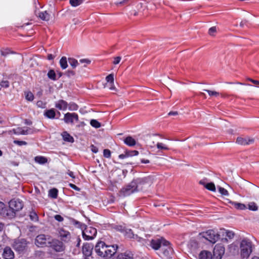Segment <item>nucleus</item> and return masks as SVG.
Wrapping results in <instances>:
<instances>
[{
    "mask_svg": "<svg viewBox=\"0 0 259 259\" xmlns=\"http://www.w3.org/2000/svg\"><path fill=\"white\" fill-rule=\"evenodd\" d=\"M10 53V51L8 49H4L1 51V55L4 56H7V55L9 54Z\"/></svg>",
    "mask_w": 259,
    "mask_h": 259,
    "instance_id": "nucleus-52",
    "label": "nucleus"
},
{
    "mask_svg": "<svg viewBox=\"0 0 259 259\" xmlns=\"http://www.w3.org/2000/svg\"><path fill=\"white\" fill-rule=\"evenodd\" d=\"M14 133L16 135H28L31 133V130L27 128L26 130L22 127H18L13 130Z\"/></svg>",
    "mask_w": 259,
    "mask_h": 259,
    "instance_id": "nucleus-23",
    "label": "nucleus"
},
{
    "mask_svg": "<svg viewBox=\"0 0 259 259\" xmlns=\"http://www.w3.org/2000/svg\"><path fill=\"white\" fill-rule=\"evenodd\" d=\"M54 218L56 220L60 222H62L64 220L63 218L59 214L55 215Z\"/></svg>",
    "mask_w": 259,
    "mask_h": 259,
    "instance_id": "nucleus-55",
    "label": "nucleus"
},
{
    "mask_svg": "<svg viewBox=\"0 0 259 259\" xmlns=\"http://www.w3.org/2000/svg\"><path fill=\"white\" fill-rule=\"evenodd\" d=\"M204 91L207 92L210 96L218 97L219 95V93L216 91L208 90H205Z\"/></svg>",
    "mask_w": 259,
    "mask_h": 259,
    "instance_id": "nucleus-45",
    "label": "nucleus"
},
{
    "mask_svg": "<svg viewBox=\"0 0 259 259\" xmlns=\"http://www.w3.org/2000/svg\"><path fill=\"white\" fill-rule=\"evenodd\" d=\"M218 190H219V192L222 195H224V196H228L229 195V193H228V191L226 189H225V188L221 187H219Z\"/></svg>",
    "mask_w": 259,
    "mask_h": 259,
    "instance_id": "nucleus-43",
    "label": "nucleus"
},
{
    "mask_svg": "<svg viewBox=\"0 0 259 259\" xmlns=\"http://www.w3.org/2000/svg\"><path fill=\"white\" fill-rule=\"evenodd\" d=\"M55 107L60 110H66L68 107V103L64 100H60L55 103Z\"/></svg>",
    "mask_w": 259,
    "mask_h": 259,
    "instance_id": "nucleus-22",
    "label": "nucleus"
},
{
    "mask_svg": "<svg viewBox=\"0 0 259 259\" xmlns=\"http://www.w3.org/2000/svg\"><path fill=\"white\" fill-rule=\"evenodd\" d=\"M150 246L153 249L158 250L159 253L165 257H170L172 253L169 242L162 238L152 239Z\"/></svg>",
    "mask_w": 259,
    "mask_h": 259,
    "instance_id": "nucleus-1",
    "label": "nucleus"
},
{
    "mask_svg": "<svg viewBox=\"0 0 259 259\" xmlns=\"http://www.w3.org/2000/svg\"><path fill=\"white\" fill-rule=\"evenodd\" d=\"M69 185L71 188H72L75 190H79V188L75 185H74L73 184H69Z\"/></svg>",
    "mask_w": 259,
    "mask_h": 259,
    "instance_id": "nucleus-61",
    "label": "nucleus"
},
{
    "mask_svg": "<svg viewBox=\"0 0 259 259\" xmlns=\"http://www.w3.org/2000/svg\"><path fill=\"white\" fill-rule=\"evenodd\" d=\"M50 240L51 239L49 237L44 234H40L36 237L35 243L38 247H43L44 246H47L48 244L49 245Z\"/></svg>",
    "mask_w": 259,
    "mask_h": 259,
    "instance_id": "nucleus-10",
    "label": "nucleus"
},
{
    "mask_svg": "<svg viewBox=\"0 0 259 259\" xmlns=\"http://www.w3.org/2000/svg\"><path fill=\"white\" fill-rule=\"evenodd\" d=\"M248 208L251 211H257L258 210V206L254 202H250L248 204Z\"/></svg>",
    "mask_w": 259,
    "mask_h": 259,
    "instance_id": "nucleus-32",
    "label": "nucleus"
},
{
    "mask_svg": "<svg viewBox=\"0 0 259 259\" xmlns=\"http://www.w3.org/2000/svg\"><path fill=\"white\" fill-rule=\"evenodd\" d=\"M151 184L152 180L149 177L137 178L133 181V184L136 187L137 191L150 186Z\"/></svg>",
    "mask_w": 259,
    "mask_h": 259,
    "instance_id": "nucleus-4",
    "label": "nucleus"
},
{
    "mask_svg": "<svg viewBox=\"0 0 259 259\" xmlns=\"http://www.w3.org/2000/svg\"><path fill=\"white\" fill-rule=\"evenodd\" d=\"M58 190L55 189H52L49 192V195L53 198H56L57 197Z\"/></svg>",
    "mask_w": 259,
    "mask_h": 259,
    "instance_id": "nucleus-34",
    "label": "nucleus"
},
{
    "mask_svg": "<svg viewBox=\"0 0 259 259\" xmlns=\"http://www.w3.org/2000/svg\"><path fill=\"white\" fill-rule=\"evenodd\" d=\"M60 65L63 69H65L68 66L67 58L65 57H62L60 60Z\"/></svg>",
    "mask_w": 259,
    "mask_h": 259,
    "instance_id": "nucleus-30",
    "label": "nucleus"
},
{
    "mask_svg": "<svg viewBox=\"0 0 259 259\" xmlns=\"http://www.w3.org/2000/svg\"><path fill=\"white\" fill-rule=\"evenodd\" d=\"M3 257L5 259H13L14 258V253L12 249L9 246L4 248Z\"/></svg>",
    "mask_w": 259,
    "mask_h": 259,
    "instance_id": "nucleus-18",
    "label": "nucleus"
},
{
    "mask_svg": "<svg viewBox=\"0 0 259 259\" xmlns=\"http://www.w3.org/2000/svg\"><path fill=\"white\" fill-rule=\"evenodd\" d=\"M127 152H126V153L125 154H120L119 155V158L120 159H124L126 157H127Z\"/></svg>",
    "mask_w": 259,
    "mask_h": 259,
    "instance_id": "nucleus-62",
    "label": "nucleus"
},
{
    "mask_svg": "<svg viewBox=\"0 0 259 259\" xmlns=\"http://www.w3.org/2000/svg\"><path fill=\"white\" fill-rule=\"evenodd\" d=\"M27 246L26 241L23 239H18L15 240L13 244L14 248L17 251H23Z\"/></svg>",
    "mask_w": 259,
    "mask_h": 259,
    "instance_id": "nucleus-11",
    "label": "nucleus"
},
{
    "mask_svg": "<svg viewBox=\"0 0 259 259\" xmlns=\"http://www.w3.org/2000/svg\"><path fill=\"white\" fill-rule=\"evenodd\" d=\"M68 62L70 65L73 68H75L77 66H78V65L79 63L77 60L73 58H68Z\"/></svg>",
    "mask_w": 259,
    "mask_h": 259,
    "instance_id": "nucleus-33",
    "label": "nucleus"
},
{
    "mask_svg": "<svg viewBox=\"0 0 259 259\" xmlns=\"http://www.w3.org/2000/svg\"><path fill=\"white\" fill-rule=\"evenodd\" d=\"M199 183L201 185H203L205 188V185H207V184L206 183V179H203V180H202L200 181Z\"/></svg>",
    "mask_w": 259,
    "mask_h": 259,
    "instance_id": "nucleus-60",
    "label": "nucleus"
},
{
    "mask_svg": "<svg viewBox=\"0 0 259 259\" xmlns=\"http://www.w3.org/2000/svg\"><path fill=\"white\" fill-rule=\"evenodd\" d=\"M67 174H68V175L70 177H71V178H75V176H74V174H73V172L72 171H68V173H67Z\"/></svg>",
    "mask_w": 259,
    "mask_h": 259,
    "instance_id": "nucleus-64",
    "label": "nucleus"
},
{
    "mask_svg": "<svg viewBox=\"0 0 259 259\" xmlns=\"http://www.w3.org/2000/svg\"><path fill=\"white\" fill-rule=\"evenodd\" d=\"M39 17L45 21H48L50 19V14L47 12H41L38 14Z\"/></svg>",
    "mask_w": 259,
    "mask_h": 259,
    "instance_id": "nucleus-29",
    "label": "nucleus"
},
{
    "mask_svg": "<svg viewBox=\"0 0 259 259\" xmlns=\"http://www.w3.org/2000/svg\"><path fill=\"white\" fill-rule=\"evenodd\" d=\"M118 246L116 245H107L104 242L100 241L95 246L97 254L106 259H110L116 252Z\"/></svg>",
    "mask_w": 259,
    "mask_h": 259,
    "instance_id": "nucleus-2",
    "label": "nucleus"
},
{
    "mask_svg": "<svg viewBox=\"0 0 259 259\" xmlns=\"http://www.w3.org/2000/svg\"><path fill=\"white\" fill-rule=\"evenodd\" d=\"M253 245L247 239H243L240 243V254L241 258H248L252 252Z\"/></svg>",
    "mask_w": 259,
    "mask_h": 259,
    "instance_id": "nucleus-3",
    "label": "nucleus"
},
{
    "mask_svg": "<svg viewBox=\"0 0 259 259\" xmlns=\"http://www.w3.org/2000/svg\"><path fill=\"white\" fill-rule=\"evenodd\" d=\"M30 219L33 221H36L38 217L35 212H31L29 215Z\"/></svg>",
    "mask_w": 259,
    "mask_h": 259,
    "instance_id": "nucleus-47",
    "label": "nucleus"
},
{
    "mask_svg": "<svg viewBox=\"0 0 259 259\" xmlns=\"http://www.w3.org/2000/svg\"><path fill=\"white\" fill-rule=\"evenodd\" d=\"M14 143L19 146L26 145L27 143L25 141L15 140Z\"/></svg>",
    "mask_w": 259,
    "mask_h": 259,
    "instance_id": "nucleus-51",
    "label": "nucleus"
},
{
    "mask_svg": "<svg viewBox=\"0 0 259 259\" xmlns=\"http://www.w3.org/2000/svg\"><path fill=\"white\" fill-rule=\"evenodd\" d=\"M91 125L95 128H99L101 126L100 123L96 119H92L90 121Z\"/></svg>",
    "mask_w": 259,
    "mask_h": 259,
    "instance_id": "nucleus-38",
    "label": "nucleus"
},
{
    "mask_svg": "<svg viewBox=\"0 0 259 259\" xmlns=\"http://www.w3.org/2000/svg\"><path fill=\"white\" fill-rule=\"evenodd\" d=\"M128 0H122L121 1H116L115 3V4L116 5H118L119 4H123L125 3Z\"/></svg>",
    "mask_w": 259,
    "mask_h": 259,
    "instance_id": "nucleus-59",
    "label": "nucleus"
},
{
    "mask_svg": "<svg viewBox=\"0 0 259 259\" xmlns=\"http://www.w3.org/2000/svg\"><path fill=\"white\" fill-rule=\"evenodd\" d=\"M230 203L235 208L238 210H245L247 208L246 206L241 203L237 202H230Z\"/></svg>",
    "mask_w": 259,
    "mask_h": 259,
    "instance_id": "nucleus-25",
    "label": "nucleus"
},
{
    "mask_svg": "<svg viewBox=\"0 0 259 259\" xmlns=\"http://www.w3.org/2000/svg\"><path fill=\"white\" fill-rule=\"evenodd\" d=\"M66 74L68 76L71 77V76H74L75 73L74 71L69 70L67 71Z\"/></svg>",
    "mask_w": 259,
    "mask_h": 259,
    "instance_id": "nucleus-57",
    "label": "nucleus"
},
{
    "mask_svg": "<svg viewBox=\"0 0 259 259\" xmlns=\"http://www.w3.org/2000/svg\"><path fill=\"white\" fill-rule=\"evenodd\" d=\"M199 259H212V255L210 251H201L199 254Z\"/></svg>",
    "mask_w": 259,
    "mask_h": 259,
    "instance_id": "nucleus-24",
    "label": "nucleus"
},
{
    "mask_svg": "<svg viewBox=\"0 0 259 259\" xmlns=\"http://www.w3.org/2000/svg\"><path fill=\"white\" fill-rule=\"evenodd\" d=\"M56 113L54 109H51L46 111L44 115L49 118H54Z\"/></svg>",
    "mask_w": 259,
    "mask_h": 259,
    "instance_id": "nucleus-28",
    "label": "nucleus"
},
{
    "mask_svg": "<svg viewBox=\"0 0 259 259\" xmlns=\"http://www.w3.org/2000/svg\"><path fill=\"white\" fill-rule=\"evenodd\" d=\"M177 111H170L168 113V115H178Z\"/></svg>",
    "mask_w": 259,
    "mask_h": 259,
    "instance_id": "nucleus-63",
    "label": "nucleus"
},
{
    "mask_svg": "<svg viewBox=\"0 0 259 259\" xmlns=\"http://www.w3.org/2000/svg\"><path fill=\"white\" fill-rule=\"evenodd\" d=\"M97 234V230L92 227L88 226L82 231L83 238L85 240H92Z\"/></svg>",
    "mask_w": 259,
    "mask_h": 259,
    "instance_id": "nucleus-7",
    "label": "nucleus"
},
{
    "mask_svg": "<svg viewBox=\"0 0 259 259\" xmlns=\"http://www.w3.org/2000/svg\"><path fill=\"white\" fill-rule=\"evenodd\" d=\"M79 62L83 64L84 67H87V65L91 63V61L88 59H81L79 60Z\"/></svg>",
    "mask_w": 259,
    "mask_h": 259,
    "instance_id": "nucleus-41",
    "label": "nucleus"
},
{
    "mask_svg": "<svg viewBox=\"0 0 259 259\" xmlns=\"http://www.w3.org/2000/svg\"><path fill=\"white\" fill-rule=\"evenodd\" d=\"M26 99L29 101H32L34 99L33 94L30 92H27L25 93Z\"/></svg>",
    "mask_w": 259,
    "mask_h": 259,
    "instance_id": "nucleus-39",
    "label": "nucleus"
},
{
    "mask_svg": "<svg viewBox=\"0 0 259 259\" xmlns=\"http://www.w3.org/2000/svg\"><path fill=\"white\" fill-rule=\"evenodd\" d=\"M225 247L222 244H217L213 249L214 259H222L225 253Z\"/></svg>",
    "mask_w": 259,
    "mask_h": 259,
    "instance_id": "nucleus-13",
    "label": "nucleus"
},
{
    "mask_svg": "<svg viewBox=\"0 0 259 259\" xmlns=\"http://www.w3.org/2000/svg\"><path fill=\"white\" fill-rule=\"evenodd\" d=\"M58 235L63 241L66 242L69 241L71 237L70 233L63 228L58 230Z\"/></svg>",
    "mask_w": 259,
    "mask_h": 259,
    "instance_id": "nucleus-14",
    "label": "nucleus"
},
{
    "mask_svg": "<svg viewBox=\"0 0 259 259\" xmlns=\"http://www.w3.org/2000/svg\"><path fill=\"white\" fill-rule=\"evenodd\" d=\"M236 248H237L236 245L234 243H232L229 246V248L231 252H233V251H235L236 250Z\"/></svg>",
    "mask_w": 259,
    "mask_h": 259,
    "instance_id": "nucleus-53",
    "label": "nucleus"
},
{
    "mask_svg": "<svg viewBox=\"0 0 259 259\" xmlns=\"http://www.w3.org/2000/svg\"><path fill=\"white\" fill-rule=\"evenodd\" d=\"M116 259H133V254L129 251L117 254Z\"/></svg>",
    "mask_w": 259,
    "mask_h": 259,
    "instance_id": "nucleus-21",
    "label": "nucleus"
},
{
    "mask_svg": "<svg viewBox=\"0 0 259 259\" xmlns=\"http://www.w3.org/2000/svg\"><path fill=\"white\" fill-rule=\"evenodd\" d=\"M35 161L39 164H44L47 162V159L43 156H36L34 158Z\"/></svg>",
    "mask_w": 259,
    "mask_h": 259,
    "instance_id": "nucleus-31",
    "label": "nucleus"
},
{
    "mask_svg": "<svg viewBox=\"0 0 259 259\" xmlns=\"http://www.w3.org/2000/svg\"><path fill=\"white\" fill-rule=\"evenodd\" d=\"M225 233L226 237H228L229 239H232L235 235V234L233 231L229 230H225Z\"/></svg>",
    "mask_w": 259,
    "mask_h": 259,
    "instance_id": "nucleus-37",
    "label": "nucleus"
},
{
    "mask_svg": "<svg viewBox=\"0 0 259 259\" xmlns=\"http://www.w3.org/2000/svg\"><path fill=\"white\" fill-rule=\"evenodd\" d=\"M9 210V212H13L14 217L15 216V212L21 210L23 207V204L21 200L19 199H13L10 201Z\"/></svg>",
    "mask_w": 259,
    "mask_h": 259,
    "instance_id": "nucleus-6",
    "label": "nucleus"
},
{
    "mask_svg": "<svg viewBox=\"0 0 259 259\" xmlns=\"http://www.w3.org/2000/svg\"><path fill=\"white\" fill-rule=\"evenodd\" d=\"M0 214L9 218L14 217V213L9 212V211L5 208V204L1 201H0Z\"/></svg>",
    "mask_w": 259,
    "mask_h": 259,
    "instance_id": "nucleus-19",
    "label": "nucleus"
},
{
    "mask_svg": "<svg viewBox=\"0 0 259 259\" xmlns=\"http://www.w3.org/2000/svg\"><path fill=\"white\" fill-rule=\"evenodd\" d=\"M93 249V244L90 243L84 244L82 246V252L84 255L89 256L92 254Z\"/></svg>",
    "mask_w": 259,
    "mask_h": 259,
    "instance_id": "nucleus-20",
    "label": "nucleus"
},
{
    "mask_svg": "<svg viewBox=\"0 0 259 259\" xmlns=\"http://www.w3.org/2000/svg\"><path fill=\"white\" fill-rule=\"evenodd\" d=\"M63 139L66 142L73 143L74 142L73 138L67 132H64L62 134Z\"/></svg>",
    "mask_w": 259,
    "mask_h": 259,
    "instance_id": "nucleus-26",
    "label": "nucleus"
},
{
    "mask_svg": "<svg viewBox=\"0 0 259 259\" xmlns=\"http://www.w3.org/2000/svg\"><path fill=\"white\" fill-rule=\"evenodd\" d=\"M49 246L57 252L63 251L65 248L63 242L57 239H51Z\"/></svg>",
    "mask_w": 259,
    "mask_h": 259,
    "instance_id": "nucleus-9",
    "label": "nucleus"
},
{
    "mask_svg": "<svg viewBox=\"0 0 259 259\" xmlns=\"http://www.w3.org/2000/svg\"><path fill=\"white\" fill-rule=\"evenodd\" d=\"M36 105L38 107L41 108H45L46 107V104L41 101H38L36 103Z\"/></svg>",
    "mask_w": 259,
    "mask_h": 259,
    "instance_id": "nucleus-48",
    "label": "nucleus"
},
{
    "mask_svg": "<svg viewBox=\"0 0 259 259\" xmlns=\"http://www.w3.org/2000/svg\"><path fill=\"white\" fill-rule=\"evenodd\" d=\"M137 191L136 187L133 184V181L130 185L121 190V192L124 196H127Z\"/></svg>",
    "mask_w": 259,
    "mask_h": 259,
    "instance_id": "nucleus-17",
    "label": "nucleus"
},
{
    "mask_svg": "<svg viewBox=\"0 0 259 259\" xmlns=\"http://www.w3.org/2000/svg\"><path fill=\"white\" fill-rule=\"evenodd\" d=\"M157 148L160 150H168L167 146L162 143H157L156 144Z\"/></svg>",
    "mask_w": 259,
    "mask_h": 259,
    "instance_id": "nucleus-40",
    "label": "nucleus"
},
{
    "mask_svg": "<svg viewBox=\"0 0 259 259\" xmlns=\"http://www.w3.org/2000/svg\"><path fill=\"white\" fill-rule=\"evenodd\" d=\"M205 188L213 192L215 191V187L213 183H208L207 185H205Z\"/></svg>",
    "mask_w": 259,
    "mask_h": 259,
    "instance_id": "nucleus-36",
    "label": "nucleus"
},
{
    "mask_svg": "<svg viewBox=\"0 0 259 259\" xmlns=\"http://www.w3.org/2000/svg\"><path fill=\"white\" fill-rule=\"evenodd\" d=\"M254 142V139L251 137H238L236 143L241 145H248L252 144Z\"/></svg>",
    "mask_w": 259,
    "mask_h": 259,
    "instance_id": "nucleus-16",
    "label": "nucleus"
},
{
    "mask_svg": "<svg viewBox=\"0 0 259 259\" xmlns=\"http://www.w3.org/2000/svg\"><path fill=\"white\" fill-rule=\"evenodd\" d=\"M69 3L72 7H75L81 5L83 3V0H70Z\"/></svg>",
    "mask_w": 259,
    "mask_h": 259,
    "instance_id": "nucleus-35",
    "label": "nucleus"
},
{
    "mask_svg": "<svg viewBox=\"0 0 259 259\" xmlns=\"http://www.w3.org/2000/svg\"><path fill=\"white\" fill-rule=\"evenodd\" d=\"M139 152L137 150H133L127 152V156H133L138 155Z\"/></svg>",
    "mask_w": 259,
    "mask_h": 259,
    "instance_id": "nucleus-46",
    "label": "nucleus"
},
{
    "mask_svg": "<svg viewBox=\"0 0 259 259\" xmlns=\"http://www.w3.org/2000/svg\"><path fill=\"white\" fill-rule=\"evenodd\" d=\"M63 120L67 124H74V121H78V116L75 113L68 112L65 114Z\"/></svg>",
    "mask_w": 259,
    "mask_h": 259,
    "instance_id": "nucleus-12",
    "label": "nucleus"
},
{
    "mask_svg": "<svg viewBox=\"0 0 259 259\" xmlns=\"http://www.w3.org/2000/svg\"><path fill=\"white\" fill-rule=\"evenodd\" d=\"M202 237L212 243H215L219 239L220 235L213 230H209L200 234Z\"/></svg>",
    "mask_w": 259,
    "mask_h": 259,
    "instance_id": "nucleus-5",
    "label": "nucleus"
},
{
    "mask_svg": "<svg viewBox=\"0 0 259 259\" xmlns=\"http://www.w3.org/2000/svg\"><path fill=\"white\" fill-rule=\"evenodd\" d=\"M68 109L70 111L77 110L78 109L77 105L75 103H70L68 104Z\"/></svg>",
    "mask_w": 259,
    "mask_h": 259,
    "instance_id": "nucleus-44",
    "label": "nucleus"
},
{
    "mask_svg": "<svg viewBox=\"0 0 259 259\" xmlns=\"http://www.w3.org/2000/svg\"><path fill=\"white\" fill-rule=\"evenodd\" d=\"M124 143L128 146H134L136 144L135 140L132 137L128 136L124 140Z\"/></svg>",
    "mask_w": 259,
    "mask_h": 259,
    "instance_id": "nucleus-27",
    "label": "nucleus"
},
{
    "mask_svg": "<svg viewBox=\"0 0 259 259\" xmlns=\"http://www.w3.org/2000/svg\"><path fill=\"white\" fill-rule=\"evenodd\" d=\"M91 149L92 151L95 153H96L98 151V149L97 147L95 146L94 145H92L91 146Z\"/></svg>",
    "mask_w": 259,
    "mask_h": 259,
    "instance_id": "nucleus-58",
    "label": "nucleus"
},
{
    "mask_svg": "<svg viewBox=\"0 0 259 259\" xmlns=\"http://www.w3.org/2000/svg\"><path fill=\"white\" fill-rule=\"evenodd\" d=\"M104 157L109 158L111 156L110 151L108 149H105L103 152Z\"/></svg>",
    "mask_w": 259,
    "mask_h": 259,
    "instance_id": "nucleus-50",
    "label": "nucleus"
},
{
    "mask_svg": "<svg viewBox=\"0 0 259 259\" xmlns=\"http://www.w3.org/2000/svg\"><path fill=\"white\" fill-rule=\"evenodd\" d=\"M106 83L104 85L105 88H107L110 90H115V87L114 84V75L113 74H110L106 77Z\"/></svg>",
    "mask_w": 259,
    "mask_h": 259,
    "instance_id": "nucleus-15",
    "label": "nucleus"
},
{
    "mask_svg": "<svg viewBox=\"0 0 259 259\" xmlns=\"http://www.w3.org/2000/svg\"><path fill=\"white\" fill-rule=\"evenodd\" d=\"M48 76L49 78L55 80L56 79V73L54 70H51L48 73Z\"/></svg>",
    "mask_w": 259,
    "mask_h": 259,
    "instance_id": "nucleus-42",
    "label": "nucleus"
},
{
    "mask_svg": "<svg viewBox=\"0 0 259 259\" xmlns=\"http://www.w3.org/2000/svg\"><path fill=\"white\" fill-rule=\"evenodd\" d=\"M115 229L122 233L124 236L129 238L137 239L138 236L135 235L131 229L126 228L124 226H117Z\"/></svg>",
    "mask_w": 259,
    "mask_h": 259,
    "instance_id": "nucleus-8",
    "label": "nucleus"
},
{
    "mask_svg": "<svg viewBox=\"0 0 259 259\" xmlns=\"http://www.w3.org/2000/svg\"><path fill=\"white\" fill-rule=\"evenodd\" d=\"M216 32L217 28L215 26L210 28L208 30V33L210 35H213Z\"/></svg>",
    "mask_w": 259,
    "mask_h": 259,
    "instance_id": "nucleus-49",
    "label": "nucleus"
},
{
    "mask_svg": "<svg viewBox=\"0 0 259 259\" xmlns=\"http://www.w3.org/2000/svg\"><path fill=\"white\" fill-rule=\"evenodd\" d=\"M121 60V57H116L114 58V60L113 61V64L115 65L118 64Z\"/></svg>",
    "mask_w": 259,
    "mask_h": 259,
    "instance_id": "nucleus-56",
    "label": "nucleus"
},
{
    "mask_svg": "<svg viewBox=\"0 0 259 259\" xmlns=\"http://www.w3.org/2000/svg\"><path fill=\"white\" fill-rule=\"evenodd\" d=\"M1 85L4 88H8L9 86V82L8 81H3L1 83Z\"/></svg>",
    "mask_w": 259,
    "mask_h": 259,
    "instance_id": "nucleus-54",
    "label": "nucleus"
}]
</instances>
